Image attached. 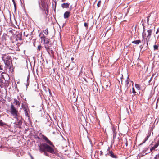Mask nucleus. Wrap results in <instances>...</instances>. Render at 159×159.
I'll return each instance as SVG.
<instances>
[{
    "label": "nucleus",
    "instance_id": "nucleus-1",
    "mask_svg": "<svg viewBox=\"0 0 159 159\" xmlns=\"http://www.w3.org/2000/svg\"><path fill=\"white\" fill-rule=\"evenodd\" d=\"M39 146V150L41 152H44L46 151L52 154H55V152L54 149L52 147L46 143H43L40 145Z\"/></svg>",
    "mask_w": 159,
    "mask_h": 159
},
{
    "label": "nucleus",
    "instance_id": "nucleus-2",
    "mask_svg": "<svg viewBox=\"0 0 159 159\" xmlns=\"http://www.w3.org/2000/svg\"><path fill=\"white\" fill-rule=\"evenodd\" d=\"M2 60L6 66H8L11 63V57L4 55L2 57Z\"/></svg>",
    "mask_w": 159,
    "mask_h": 159
},
{
    "label": "nucleus",
    "instance_id": "nucleus-3",
    "mask_svg": "<svg viewBox=\"0 0 159 159\" xmlns=\"http://www.w3.org/2000/svg\"><path fill=\"white\" fill-rule=\"evenodd\" d=\"M10 110L11 113L14 116L15 118H16V117H18L19 115L18 111L13 104L11 105Z\"/></svg>",
    "mask_w": 159,
    "mask_h": 159
},
{
    "label": "nucleus",
    "instance_id": "nucleus-4",
    "mask_svg": "<svg viewBox=\"0 0 159 159\" xmlns=\"http://www.w3.org/2000/svg\"><path fill=\"white\" fill-rule=\"evenodd\" d=\"M152 29H149L147 30V34H146V38L147 39V43L148 44V43L149 40L150 39L151 36L152 34Z\"/></svg>",
    "mask_w": 159,
    "mask_h": 159
},
{
    "label": "nucleus",
    "instance_id": "nucleus-5",
    "mask_svg": "<svg viewBox=\"0 0 159 159\" xmlns=\"http://www.w3.org/2000/svg\"><path fill=\"white\" fill-rule=\"evenodd\" d=\"M42 138L47 143L52 146V147H54V145L52 144V143L51 142L46 136L43 135H42Z\"/></svg>",
    "mask_w": 159,
    "mask_h": 159
},
{
    "label": "nucleus",
    "instance_id": "nucleus-6",
    "mask_svg": "<svg viewBox=\"0 0 159 159\" xmlns=\"http://www.w3.org/2000/svg\"><path fill=\"white\" fill-rule=\"evenodd\" d=\"M107 151H108V155L110 156L112 158L115 159L118 158V157L116 155H115L112 151L109 150V148H108Z\"/></svg>",
    "mask_w": 159,
    "mask_h": 159
},
{
    "label": "nucleus",
    "instance_id": "nucleus-7",
    "mask_svg": "<svg viewBox=\"0 0 159 159\" xmlns=\"http://www.w3.org/2000/svg\"><path fill=\"white\" fill-rule=\"evenodd\" d=\"M16 125H21L22 123V121L20 119V116L18 115V117H16Z\"/></svg>",
    "mask_w": 159,
    "mask_h": 159
},
{
    "label": "nucleus",
    "instance_id": "nucleus-8",
    "mask_svg": "<svg viewBox=\"0 0 159 159\" xmlns=\"http://www.w3.org/2000/svg\"><path fill=\"white\" fill-rule=\"evenodd\" d=\"M41 39L42 41V42L43 41L44 43L47 44H48L49 43V42L48 41V39L46 38L44 36V34H43L42 36L41 37Z\"/></svg>",
    "mask_w": 159,
    "mask_h": 159
},
{
    "label": "nucleus",
    "instance_id": "nucleus-9",
    "mask_svg": "<svg viewBox=\"0 0 159 159\" xmlns=\"http://www.w3.org/2000/svg\"><path fill=\"white\" fill-rule=\"evenodd\" d=\"M142 25L143 27V31L142 34V36L143 37L144 39H145L146 37V33L145 32L146 30L145 29L144 24H143Z\"/></svg>",
    "mask_w": 159,
    "mask_h": 159
},
{
    "label": "nucleus",
    "instance_id": "nucleus-10",
    "mask_svg": "<svg viewBox=\"0 0 159 159\" xmlns=\"http://www.w3.org/2000/svg\"><path fill=\"white\" fill-rule=\"evenodd\" d=\"M104 86L105 87L106 89H107L110 86V83L109 81H106L104 84Z\"/></svg>",
    "mask_w": 159,
    "mask_h": 159
},
{
    "label": "nucleus",
    "instance_id": "nucleus-11",
    "mask_svg": "<svg viewBox=\"0 0 159 159\" xmlns=\"http://www.w3.org/2000/svg\"><path fill=\"white\" fill-rule=\"evenodd\" d=\"M159 140L156 143L154 146H153V147H152V148L150 149V150L151 151H152V150H155L156 148H157V147L159 146Z\"/></svg>",
    "mask_w": 159,
    "mask_h": 159
},
{
    "label": "nucleus",
    "instance_id": "nucleus-12",
    "mask_svg": "<svg viewBox=\"0 0 159 159\" xmlns=\"http://www.w3.org/2000/svg\"><path fill=\"white\" fill-rule=\"evenodd\" d=\"M70 12L69 11H66L64 14V17L65 19L68 18L70 16Z\"/></svg>",
    "mask_w": 159,
    "mask_h": 159
},
{
    "label": "nucleus",
    "instance_id": "nucleus-13",
    "mask_svg": "<svg viewBox=\"0 0 159 159\" xmlns=\"http://www.w3.org/2000/svg\"><path fill=\"white\" fill-rule=\"evenodd\" d=\"M69 4L67 3H63L61 4V7L63 8H67L69 7Z\"/></svg>",
    "mask_w": 159,
    "mask_h": 159
},
{
    "label": "nucleus",
    "instance_id": "nucleus-14",
    "mask_svg": "<svg viewBox=\"0 0 159 159\" xmlns=\"http://www.w3.org/2000/svg\"><path fill=\"white\" fill-rule=\"evenodd\" d=\"M141 42V41L140 40H136L132 42V43L133 44H135L136 45L139 44V43Z\"/></svg>",
    "mask_w": 159,
    "mask_h": 159
},
{
    "label": "nucleus",
    "instance_id": "nucleus-15",
    "mask_svg": "<svg viewBox=\"0 0 159 159\" xmlns=\"http://www.w3.org/2000/svg\"><path fill=\"white\" fill-rule=\"evenodd\" d=\"M129 79V77L128 76L127 78V80L125 81V86L126 87V90H127L128 88V87L129 85V81L128 79Z\"/></svg>",
    "mask_w": 159,
    "mask_h": 159
},
{
    "label": "nucleus",
    "instance_id": "nucleus-16",
    "mask_svg": "<svg viewBox=\"0 0 159 159\" xmlns=\"http://www.w3.org/2000/svg\"><path fill=\"white\" fill-rule=\"evenodd\" d=\"M112 131L113 132V139H115L116 137V131L115 129L114 128H113Z\"/></svg>",
    "mask_w": 159,
    "mask_h": 159
},
{
    "label": "nucleus",
    "instance_id": "nucleus-17",
    "mask_svg": "<svg viewBox=\"0 0 159 159\" xmlns=\"http://www.w3.org/2000/svg\"><path fill=\"white\" fill-rule=\"evenodd\" d=\"M93 89L94 92H96L98 91V88L95 85H93Z\"/></svg>",
    "mask_w": 159,
    "mask_h": 159
},
{
    "label": "nucleus",
    "instance_id": "nucleus-18",
    "mask_svg": "<svg viewBox=\"0 0 159 159\" xmlns=\"http://www.w3.org/2000/svg\"><path fill=\"white\" fill-rule=\"evenodd\" d=\"M42 6L43 8H44V9L45 10H46L47 13H48V6H47L46 7V6H45L44 5H43V4H42Z\"/></svg>",
    "mask_w": 159,
    "mask_h": 159
},
{
    "label": "nucleus",
    "instance_id": "nucleus-19",
    "mask_svg": "<svg viewBox=\"0 0 159 159\" xmlns=\"http://www.w3.org/2000/svg\"><path fill=\"white\" fill-rule=\"evenodd\" d=\"M14 102L15 103L16 105L19 106L20 105V102L19 101H18L16 99H14Z\"/></svg>",
    "mask_w": 159,
    "mask_h": 159
},
{
    "label": "nucleus",
    "instance_id": "nucleus-20",
    "mask_svg": "<svg viewBox=\"0 0 159 159\" xmlns=\"http://www.w3.org/2000/svg\"><path fill=\"white\" fill-rule=\"evenodd\" d=\"M21 107H22V108L24 110H26V109L27 108L25 104H24L23 103H22V105H21Z\"/></svg>",
    "mask_w": 159,
    "mask_h": 159
},
{
    "label": "nucleus",
    "instance_id": "nucleus-21",
    "mask_svg": "<svg viewBox=\"0 0 159 159\" xmlns=\"http://www.w3.org/2000/svg\"><path fill=\"white\" fill-rule=\"evenodd\" d=\"M135 86L138 90H140L141 88V87L138 84H135Z\"/></svg>",
    "mask_w": 159,
    "mask_h": 159
},
{
    "label": "nucleus",
    "instance_id": "nucleus-22",
    "mask_svg": "<svg viewBox=\"0 0 159 159\" xmlns=\"http://www.w3.org/2000/svg\"><path fill=\"white\" fill-rule=\"evenodd\" d=\"M111 27H110L109 26H107V27L106 28V29L107 30L105 35L107 34V32L109 30L111 29Z\"/></svg>",
    "mask_w": 159,
    "mask_h": 159
},
{
    "label": "nucleus",
    "instance_id": "nucleus-23",
    "mask_svg": "<svg viewBox=\"0 0 159 159\" xmlns=\"http://www.w3.org/2000/svg\"><path fill=\"white\" fill-rule=\"evenodd\" d=\"M24 111L25 112V116H29L28 114V109H26V110H24Z\"/></svg>",
    "mask_w": 159,
    "mask_h": 159
},
{
    "label": "nucleus",
    "instance_id": "nucleus-24",
    "mask_svg": "<svg viewBox=\"0 0 159 159\" xmlns=\"http://www.w3.org/2000/svg\"><path fill=\"white\" fill-rule=\"evenodd\" d=\"M154 50H158V46L156 45H154L153 46Z\"/></svg>",
    "mask_w": 159,
    "mask_h": 159
},
{
    "label": "nucleus",
    "instance_id": "nucleus-25",
    "mask_svg": "<svg viewBox=\"0 0 159 159\" xmlns=\"http://www.w3.org/2000/svg\"><path fill=\"white\" fill-rule=\"evenodd\" d=\"M44 33L46 35H47L48 34V30L47 29H46L43 31Z\"/></svg>",
    "mask_w": 159,
    "mask_h": 159
},
{
    "label": "nucleus",
    "instance_id": "nucleus-26",
    "mask_svg": "<svg viewBox=\"0 0 159 159\" xmlns=\"http://www.w3.org/2000/svg\"><path fill=\"white\" fill-rule=\"evenodd\" d=\"M101 1H98V3L97 4V6L98 7H99L101 4Z\"/></svg>",
    "mask_w": 159,
    "mask_h": 159
},
{
    "label": "nucleus",
    "instance_id": "nucleus-27",
    "mask_svg": "<svg viewBox=\"0 0 159 159\" xmlns=\"http://www.w3.org/2000/svg\"><path fill=\"white\" fill-rule=\"evenodd\" d=\"M154 159H159V153L156 155Z\"/></svg>",
    "mask_w": 159,
    "mask_h": 159
},
{
    "label": "nucleus",
    "instance_id": "nucleus-28",
    "mask_svg": "<svg viewBox=\"0 0 159 159\" xmlns=\"http://www.w3.org/2000/svg\"><path fill=\"white\" fill-rule=\"evenodd\" d=\"M4 125H5L4 123L2 120H0V126H3Z\"/></svg>",
    "mask_w": 159,
    "mask_h": 159
},
{
    "label": "nucleus",
    "instance_id": "nucleus-29",
    "mask_svg": "<svg viewBox=\"0 0 159 159\" xmlns=\"http://www.w3.org/2000/svg\"><path fill=\"white\" fill-rule=\"evenodd\" d=\"M46 49L47 50V51L48 52V53H49V51H50V49L49 47H45Z\"/></svg>",
    "mask_w": 159,
    "mask_h": 159
},
{
    "label": "nucleus",
    "instance_id": "nucleus-30",
    "mask_svg": "<svg viewBox=\"0 0 159 159\" xmlns=\"http://www.w3.org/2000/svg\"><path fill=\"white\" fill-rule=\"evenodd\" d=\"M149 136L148 135L147 137L145 138V140L143 143H145L148 139Z\"/></svg>",
    "mask_w": 159,
    "mask_h": 159
},
{
    "label": "nucleus",
    "instance_id": "nucleus-31",
    "mask_svg": "<svg viewBox=\"0 0 159 159\" xmlns=\"http://www.w3.org/2000/svg\"><path fill=\"white\" fill-rule=\"evenodd\" d=\"M132 93L134 94H135L136 93V92L134 90V88L133 87L132 88Z\"/></svg>",
    "mask_w": 159,
    "mask_h": 159
},
{
    "label": "nucleus",
    "instance_id": "nucleus-32",
    "mask_svg": "<svg viewBox=\"0 0 159 159\" xmlns=\"http://www.w3.org/2000/svg\"><path fill=\"white\" fill-rule=\"evenodd\" d=\"M42 47L40 45H39L38 47V50H40L41 48Z\"/></svg>",
    "mask_w": 159,
    "mask_h": 159
},
{
    "label": "nucleus",
    "instance_id": "nucleus-33",
    "mask_svg": "<svg viewBox=\"0 0 159 159\" xmlns=\"http://www.w3.org/2000/svg\"><path fill=\"white\" fill-rule=\"evenodd\" d=\"M156 34H158V33H159V27L157 29V31L156 33Z\"/></svg>",
    "mask_w": 159,
    "mask_h": 159
},
{
    "label": "nucleus",
    "instance_id": "nucleus-34",
    "mask_svg": "<svg viewBox=\"0 0 159 159\" xmlns=\"http://www.w3.org/2000/svg\"><path fill=\"white\" fill-rule=\"evenodd\" d=\"M150 16H148V18H147V23H148V22H149V17H150Z\"/></svg>",
    "mask_w": 159,
    "mask_h": 159
},
{
    "label": "nucleus",
    "instance_id": "nucleus-35",
    "mask_svg": "<svg viewBox=\"0 0 159 159\" xmlns=\"http://www.w3.org/2000/svg\"><path fill=\"white\" fill-rule=\"evenodd\" d=\"M24 36H26V37H27V36L28 35V34H25V32H24Z\"/></svg>",
    "mask_w": 159,
    "mask_h": 159
},
{
    "label": "nucleus",
    "instance_id": "nucleus-36",
    "mask_svg": "<svg viewBox=\"0 0 159 159\" xmlns=\"http://www.w3.org/2000/svg\"><path fill=\"white\" fill-rule=\"evenodd\" d=\"M84 25L85 27H86L88 26V24L86 23H84Z\"/></svg>",
    "mask_w": 159,
    "mask_h": 159
},
{
    "label": "nucleus",
    "instance_id": "nucleus-37",
    "mask_svg": "<svg viewBox=\"0 0 159 159\" xmlns=\"http://www.w3.org/2000/svg\"><path fill=\"white\" fill-rule=\"evenodd\" d=\"M44 154H45V155H46V156H48V153H47L46 152H44Z\"/></svg>",
    "mask_w": 159,
    "mask_h": 159
},
{
    "label": "nucleus",
    "instance_id": "nucleus-38",
    "mask_svg": "<svg viewBox=\"0 0 159 159\" xmlns=\"http://www.w3.org/2000/svg\"><path fill=\"white\" fill-rule=\"evenodd\" d=\"M74 59V58L73 57H72V58H71V60L72 61Z\"/></svg>",
    "mask_w": 159,
    "mask_h": 159
},
{
    "label": "nucleus",
    "instance_id": "nucleus-39",
    "mask_svg": "<svg viewBox=\"0 0 159 159\" xmlns=\"http://www.w3.org/2000/svg\"><path fill=\"white\" fill-rule=\"evenodd\" d=\"M14 7H15V8L16 9V4H15V5H14Z\"/></svg>",
    "mask_w": 159,
    "mask_h": 159
},
{
    "label": "nucleus",
    "instance_id": "nucleus-40",
    "mask_svg": "<svg viewBox=\"0 0 159 159\" xmlns=\"http://www.w3.org/2000/svg\"><path fill=\"white\" fill-rule=\"evenodd\" d=\"M13 2L14 5H15L16 4L15 1H14V2Z\"/></svg>",
    "mask_w": 159,
    "mask_h": 159
},
{
    "label": "nucleus",
    "instance_id": "nucleus-41",
    "mask_svg": "<svg viewBox=\"0 0 159 159\" xmlns=\"http://www.w3.org/2000/svg\"><path fill=\"white\" fill-rule=\"evenodd\" d=\"M13 2L14 5H15L16 4L15 1H14V2Z\"/></svg>",
    "mask_w": 159,
    "mask_h": 159
},
{
    "label": "nucleus",
    "instance_id": "nucleus-42",
    "mask_svg": "<svg viewBox=\"0 0 159 159\" xmlns=\"http://www.w3.org/2000/svg\"><path fill=\"white\" fill-rule=\"evenodd\" d=\"M12 1L13 2H14L15 1L14 0H12Z\"/></svg>",
    "mask_w": 159,
    "mask_h": 159
},
{
    "label": "nucleus",
    "instance_id": "nucleus-43",
    "mask_svg": "<svg viewBox=\"0 0 159 159\" xmlns=\"http://www.w3.org/2000/svg\"><path fill=\"white\" fill-rule=\"evenodd\" d=\"M151 79L149 81V83L150 82V81H151Z\"/></svg>",
    "mask_w": 159,
    "mask_h": 159
},
{
    "label": "nucleus",
    "instance_id": "nucleus-44",
    "mask_svg": "<svg viewBox=\"0 0 159 159\" xmlns=\"http://www.w3.org/2000/svg\"><path fill=\"white\" fill-rule=\"evenodd\" d=\"M158 37L157 38V39H158Z\"/></svg>",
    "mask_w": 159,
    "mask_h": 159
},
{
    "label": "nucleus",
    "instance_id": "nucleus-45",
    "mask_svg": "<svg viewBox=\"0 0 159 159\" xmlns=\"http://www.w3.org/2000/svg\"><path fill=\"white\" fill-rule=\"evenodd\" d=\"M126 146H127V143L126 144Z\"/></svg>",
    "mask_w": 159,
    "mask_h": 159
}]
</instances>
